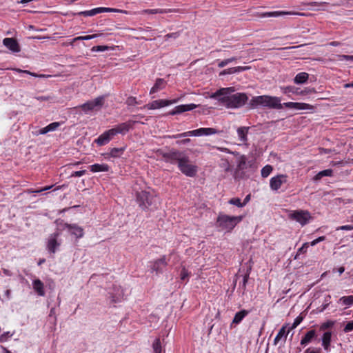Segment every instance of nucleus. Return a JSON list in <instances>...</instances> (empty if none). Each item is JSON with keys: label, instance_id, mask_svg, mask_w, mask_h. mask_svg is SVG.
<instances>
[{"label": "nucleus", "instance_id": "52", "mask_svg": "<svg viewBox=\"0 0 353 353\" xmlns=\"http://www.w3.org/2000/svg\"><path fill=\"white\" fill-rule=\"evenodd\" d=\"M15 70H16L17 72H18L27 73V74H30V75H32V76H33V77H44V75H43V74L38 76L37 74H34V73H32V72H29V71H28V70H21V69H15Z\"/></svg>", "mask_w": 353, "mask_h": 353}, {"label": "nucleus", "instance_id": "39", "mask_svg": "<svg viewBox=\"0 0 353 353\" xmlns=\"http://www.w3.org/2000/svg\"><path fill=\"white\" fill-rule=\"evenodd\" d=\"M272 171V167L271 165H267L263 167L261 170V176L263 177H267Z\"/></svg>", "mask_w": 353, "mask_h": 353}, {"label": "nucleus", "instance_id": "23", "mask_svg": "<svg viewBox=\"0 0 353 353\" xmlns=\"http://www.w3.org/2000/svg\"><path fill=\"white\" fill-rule=\"evenodd\" d=\"M166 85V82L163 79H157L154 86L150 89V94H154L158 91L163 90Z\"/></svg>", "mask_w": 353, "mask_h": 353}, {"label": "nucleus", "instance_id": "62", "mask_svg": "<svg viewBox=\"0 0 353 353\" xmlns=\"http://www.w3.org/2000/svg\"><path fill=\"white\" fill-rule=\"evenodd\" d=\"M179 36L177 32L172 33V34H168L165 35V37L167 38H177Z\"/></svg>", "mask_w": 353, "mask_h": 353}, {"label": "nucleus", "instance_id": "17", "mask_svg": "<svg viewBox=\"0 0 353 353\" xmlns=\"http://www.w3.org/2000/svg\"><path fill=\"white\" fill-rule=\"evenodd\" d=\"M64 228L68 229L71 234L75 236L78 239L83 237L84 234L83 229L76 224L65 223L64 225Z\"/></svg>", "mask_w": 353, "mask_h": 353}, {"label": "nucleus", "instance_id": "28", "mask_svg": "<svg viewBox=\"0 0 353 353\" xmlns=\"http://www.w3.org/2000/svg\"><path fill=\"white\" fill-rule=\"evenodd\" d=\"M309 78V74L307 72H300L296 75L294 79V82L296 84H302L305 83Z\"/></svg>", "mask_w": 353, "mask_h": 353}, {"label": "nucleus", "instance_id": "29", "mask_svg": "<svg viewBox=\"0 0 353 353\" xmlns=\"http://www.w3.org/2000/svg\"><path fill=\"white\" fill-rule=\"evenodd\" d=\"M96 14L102 13V12H119V13H126V11L116 8H94Z\"/></svg>", "mask_w": 353, "mask_h": 353}, {"label": "nucleus", "instance_id": "25", "mask_svg": "<svg viewBox=\"0 0 353 353\" xmlns=\"http://www.w3.org/2000/svg\"><path fill=\"white\" fill-rule=\"evenodd\" d=\"M90 171L92 172H108L109 170V165L105 163L103 164H93L90 166Z\"/></svg>", "mask_w": 353, "mask_h": 353}, {"label": "nucleus", "instance_id": "56", "mask_svg": "<svg viewBox=\"0 0 353 353\" xmlns=\"http://www.w3.org/2000/svg\"><path fill=\"white\" fill-rule=\"evenodd\" d=\"M324 240H325V236H320V237L314 239V241H312L310 244H311L312 246H314L316 243H319L321 241H323Z\"/></svg>", "mask_w": 353, "mask_h": 353}, {"label": "nucleus", "instance_id": "21", "mask_svg": "<svg viewBox=\"0 0 353 353\" xmlns=\"http://www.w3.org/2000/svg\"><path fill=\"white\" fill-rule=\"evenodd\" d=\"M283 15H299V16H305V13L303 12H286V11H276V12H267L264 14L266 17H279Z\"/></svg>", "mask_w": 353, "mask_h": 353}, {"label": "nucleus", "instance_id": "33", "mask_svg": "<svg viewBox=\"0 0 353 353\" xmlns=\"http://www.w3.org/2000/svg\"><path fill=\"white\" fill-rule=\"evenodd\" d=\"M286 325H283L279 331L277 335L274 339V344H277V343L281 340V339L283 336L286 338L288 331L286 332Z\"/></svg>", "mask_w": 353, "mask_h": 353}, {"label": "nucleus", "instance_id": "18", "mask_svg": "<svg viewBox=\"0 0 353 353\" xmlns=\"http://www.w3.org/2000/svg\"><path fill=\"white\" fill-rule=\"evenodd\" d=\"M59 236V233H54L49 236L47 248L50 252L54 253L56 248L60 245V243L57 241Z\"/></svg>", "mask_w": 353, "mask_h": 353}, {"label": "nucleus", "instance_id": "31", "mask_svg": "<svg viewBox=\"0 0 353 353\" xmlns=\"http://www.w3.org/2000/svg\"><path fill=\"white\" fill-rule=\"evenodd\" d=\"M125 150V148H114L110 149L109 153L106 154L109 157L117 158L121 157Z\"/></svg>", "mask_w": 353, "mask_h": 353}, {"label": "nucleus", "instance_id": "54", "mask_svg": "<svg viewBox=\"0 0 353 353\" xmlns=\"http://www.w3.org/2000/svg\"><path fill=\"white\" fill-rule=\"evenodd\" d=\"M340 60H351L353 61V55H339V56Z\"/></svg>", "mask_w": 353, "mask_h": 353}, {"label": "nucleus", "instance_id": "58", "mask_svg": "<svg viewBox=\"0 0 353 353\" xmlns=\"http://www.w3.org/2000/svg\"><path fill=\"white\" fill-rule=\"evenodd\" d=\"M86 171L85 170H80V171H76V172H74L72 174H71V176H81L82 175H83L84 174H85Z\"/></svg>", "mask_w": 353, "mask_h": 353}, {"label": "nucleus", "instance_id": "12", "mask_svg": "<svg viewBox=\"0 0 353 353\" xmlns=\"http://www.w3.org/2000/svg\"><path fill=\"white\" fill-rule=\"evenodd\" d=\"M288 176L285 174H279L272 177L270 181V186L273 190H278L281 186L287 182Z\"/></svg>", "mask_w": 353, "mask_h": 353}, {"label": "nucleus", "instance_id": "8", "mask_svg": "<svg viewBox=\"0 0 353 353\" xmlns=\"http://www.w3.org/2000/svg\"><path fill=\"white\" fill-rule=\"evenodd\" d=\"M291 219L295 220L301 225H305L311 219L310 214L307 211L296 210L289 215Z\"/></svg>", "mask_w": 353, "mask_h": 353}, {"label": "nucleus", "instance_id": "46", "mask_svg": "<svg viewBox=\"0 0 353 353\" xmlns=\"http://www.w3.org/2000/svg\"><path fill=\"white\" fill-rule=\"evenodd\" d=\"M353 330V321L348 322L344 327L345 332H349Z\"/></svg>", "mask_w": 353, "mask_h": 353}, {"label": "nucleus", "instance_id": "22", "mask_svg": "<svg viewBox=\"0 0 353 353\" xmlns=\"http://www.w3.org/2000/svg\"><path fill=\"white\" fill-rule=\"evenodd\" d=\"M249 129V127H240L237 129L236 131L239 139L242 143H246L248 141V134Z\"/></svg>", "mask_w": 353, "mask_h": 353}, {"label": "nucleus", "instance_id": "41", "mask_svg": "<svg viewBox=\"0 0 353 353\" xmlns=\"http://www.w3.org/2000/svg\"><path fill=\"white\" fill-rule=\"evenodd\" d=\"M302 321H303V317L302 316H297L295 319V320H294L293 324L292 325V326L288 330V332H290V330L295 329L301 323Z\"/></svg>", "mask_w": 353, "mask_h": 353}, {"label": "nucleus", "instance_id": "49", "mask_svg": "<svg viewBox=\"0 0 353 353\" xmlns=\"http://www.w3.org/2000/svg\"><path fill=\"white\" fill-rule=\"evenodd\" d=\"M222 167L224 168L225 171L228 172L231 170V167L229 164V162L227 160H224L222 163Z\"/></svg>", "mask_w": 353, "mask_h": 353}, {"label": "nucleus", "instance_id": "51", "mask_svg": "<svg viewBox=\"0 0 353 353\" xmlns=\"http://www.w3.org/2000/svg\"><path fill=\"white\" fill-rule=\"evenodd\" d=\"M332 170L331 169H327V170H323V171H321V174L323 176H332Z\"/></svg>", "mask_w": 353, "mask_h": 353}, {"label": "nucleus", "instance_id": "3", "mask_svg": "<svg viewBox=\"0 0 353 353\" xmlns=\"http://www.w3.org/2000/svg\"><path fill=\"white\" fill-rule=\"evenodd\" d=\"M243 219L242 216H228L219 213L216 219V225L222 230L231 231Z\"/></svg>", "mask_w": 353, "mask_h": 353}, {"label": "nucleus", "instance_id": "35", "mask_svg": "<svg viewBox=\"0 0 353 353\" xmlns=\"http://www.w3.org/2000/svg\"><path fill=\"white\" fill-rule=\"evenodd\" d=\"M246 161L247 159L244 155L240 156L238 159L237 168L239 170L245 169L246 167Z\"/></svg>", "mask_w": 353, "mask_h": 353}, {"label": "nucleus", "instance_id": "60", "mask_svg": "<svg viewBox=\"0 0 353 353\" xmlns=\"http://www.w3.org/2000/svg\"><path fill=\"white\" fill-rule=\"evenodd\" d=\"M190 141V139H185L177 141L176 144H178V145L186 144V143H189Z\"/></svg>", "mask_w": 353, "mask_h": 353}, {"label": "nucleus", "instance_id": "19", "mask_svg": "<svg viewBox=\"0 0 353 353\" xmlns=\"http://www.w3.org/2000/svg\"><path fill=\"white\" fill-rule=\"evenodd\" d=\"M3 45L13 52L20 51V47L16 39L13 38H5L3 40Z\"/></svg>", "mask_w": 353, "mask_h": 353}, {"label": "nucleus", "instance_id": "20", "mask_svg": "<svg viewBox=\"0 0 353 353\" xmlns=\"http://www.w3.org/2000/svg\"><path fill=\"white\" fill-rule=\"evenodd\" d=\"M197 106H198L197 105H195L193 103L187 104V105H180L175 107V108L172 112H170V114L171 115L181 114V113L186 112V111L192 110L196 108Z\"/></svg>", "mask_w": 353, "mask_h": 353}, {"label": "nucleus", "instance_id": "45", "mask_svg": "<svg viewBox=\"0 0 353 353\" xmlns=\"http://www.w3.org/2000/svg\"><path fill=\"white\" fill-rule=\"evenodd\" d=\"M79 14L83 15L85 17H90V16H94V15H95L97 14L95 12L94 8V9H92L90 10H86V11L80 12L79 13Z\"/></svg>", "mask_w": 353, "mask_h": 353}, {"label": "nucleus", "instance_id": "5", "mask_svg": "<svg viewBox=\"0 0 353 353\" xmlns=\"http://www.w3.org/2000/svg\"><path fill=\"white\" fill-rule=\"evenodd\" d=\"M154 196L147 191H141L137 193V201L139 205L146 210L153 203Z\"/></svg>", "mask_w": 353, "mask_h": 353}, {"label": "nucleus", "instance_id": "11", "mask_svg": "<svg viewBox=\"0 0 353 353\" xmlns=\"http://www.w3.org/2000/svg\"><path fill=\"white\" fill-rule=\"evenodd\" d=\"M183 153L178 150H171L169 152L162 154V157L165 161L170 163H179L183 156Z\"/></svg>", "mask_w": 353, "mask_h": 353}, {"label": "nucleus", "instance_id": "42", "mask_svg": "<svg viewBox=\"0 0 353 353\" xmlns=\"http://www.w3.org/2000/svg\"><path fill=\"white\" fill-rule=\"evenodd\" d=\"M325 4L326 3L325 2H322V3L311 2L309 3V5H310L311 6H319V8H317V10H325Z\"/></svg>", "mask_w": 353, "mask_h": 353}, {"label": "nucleus", "instance_id": "14", "mask_svg": "<svg viewBox=\"0 0 353 353\" xmlns=\"http://www.w3.org/2000/svg\"><path fill=\"white\" fill-rule=\"evenodd\" d=\"M283 106L287 108L295 109L299 110H313L314 109V107L310 104L298 102H286L283 103Z\"/></svg>", "mask_w": 353, "mask_h": 353}, {"label": "nucleus", "instance_id": "24", "mask_svg": "<svg viewBox=\"0 0 353 353\" xmlns=\"http://www.w3.org/2000/svg\"><path fill=\"white\" fill-rule=\"evenodd\" d=\"M33 288L38 295L41 296L45 295L43 283L39 279L33 281Z\"/></svg>", "mask_w": 353, "mask_h": 353}, {"label": "nucleus", "instance_id": "61", "mask_svg": "<svg viewBox=\"0 0 353 353\" xmlns=\"http://www.w3.org/2000/svg\"><path fill=\"white\" fill-rule=\"evenodd\" d=\"M226 72L228 74H234V73L236 72V70H235V67L230 68L226 69Z\"/></svg>", "mask_w": 353, "mask_h": 353}, {"label": "nucleus", "instance_id": "32", "mask_svg": "<svg viewBox=\"0 0 353 353\" xmlns=\"http://www.w3.org/2000/svg\"><path fill=\"white\" fill-rule=\"evenodd\" d=\"M332 334L330 332H326L323 334L322 338V345L325 350H327L331 341Z\"/></svg>", "mask_w": 353, "mask_h": 353}, {"label": "nucleus", "instance_id": "48", "mask_svg": "<svg viewBox=\"0 0 353 353\" xmlns=\"http://www.w3.org/2000/svg\"><path fill=\"white\" fill-rule=\"evenodd\" d=\"M334 325V322L332 321H327L324 323H323L321 326V330H325L329 327H331Z\"/></svg>", "mask_w": 353, "mask_h": 353}, {"label": "nucleus", "instance_id": "15", "mask_svg": "<svg viewBox=\"0 0 353 353\" xmlns=\"http://www.w3.org/2000/svg\"><path fill=\"white\" fill-rule=\"evenodd\" d=\"M135 121H129L125 123H120L116 125L114 128H112V130L114 132V135H117V134H125L131 128H132V124Z\"/></svg>", "mask_w": 353, "mask_h": 353}, {"label": "nucleus", "instance_id": "6", "mask_svg": "<svg viewBox=\"0 0 353 353\" xmlns=\"http://www.w3.org/2000/svg\"><path fill=\"white\" fill-rule=\"evenodd\" d=\"M218 133V131L212 128H201L197 130L188 131L182 134L174 136V138L185 137L188 136L200 137L203 135H211Z\"/></svg>", "mask_w": 353, "mask_h": 353}, {"label": "nucleus", "instance_id": "9", "mask_svg": "<svg viewBox=\"0 0 353 353\" xmlns=\"http://www.w3.org/2000/svg\"><path fill=\"white\" fill-rule=\"evenodd\" d=\"M282 91L284 94H290L292 93L296 95H307L312 93H315L316 90L314 88H305L303 90H300L299 88L294 87V86H286L284 88H282Z\"/></svg>", "mask_w": 353, "mask_h": 353}, {"label": "nucleus", "instance_id": "55", "mask_svg": "<svg viewBox=\"0 0 353 353\" xmlns=\"http://www.w3.org/2000/svg\"><path fill=\"white\" fill-rule=\"evenodd\" d=\"M188 276V272L185 268H183L181 272V279L184 280L186 277Z\"/></svg>", "mask_w": 353, "mask_h": 353}, {"label": "nucleus", "instance_id": "34", "mask_svg": "<svg viewBox=\"0 0 353 353\" xmlns=\"http://www.w3.org/2000/svg\"><path fill=\"white\" fill-rule=\"evenodd\" d=\"M168 11L166 10L163 9H148V10H144L141 11L142 14H163V13H167Z\"/></svg>", "mask_w": 353, "mask_h": 353}, {"label": "nucleus", "instance_id": "16", "mask_svg": "<svg viewBox=\"0 0 353 353\" xmlns=\"http://www.w3.org/2000/svg\"><path fill=\"white\" fill-rule=\"evenodd\" d=\"M112 129L108 130L101 134L96 140L95 142L99 145H103L107 144L115 135Z\"/></svg>", "mask_w": 353, "mask_h": 353}, {"label": "nucleus", "instance_id": "37", "mask_svg": "<svg viewBox=\"0 0 353 353\" xmlns=\"http://www.w3.org/2000/svg\"><path fill=\"white\" fill-rule=\"evenodd\" d=\"M339 301L345 305H351L353 304V296H343Z\"/></svg>", "mask_w": 353, "mask_h": 353}, {"label": "nucleus", "instance_id": "44", "mask_svg": "<svg viewBox=\"0 0 353 353\" xmlns=\"http://www.w3.org/2000/svg\"><path fill=\"white\" fill-rule=\"evenodd\" d=\"M109 49V47L107 46H97L92 48L91 50L92 52H99V51H105Z\"/></svg>", "mask_w": 353, "mask_h": 353}, {"label": "nucleus", "instance_id": "36", "mask_svg": "<svg viewBox=\"0 0 353 353\" xmlns=\"http://www.w3.org/2000/svg\"><path fill=\"white\" fill-rule=\"evenodd\" d=\"M97 37H98V34H92V35L77 37H75L73 39L72 41L71 42V44H72L73 42H75L77 41L90 40V39L96 38Z\"/></svg>", "mask_w": 353, "mask_h": 353}, {"label": "nucleus", "instance_id": "64", "mask_svg": "<svg viewBox=\"0 0 353 353\" xmlns=\"http://www.w3.org/2000/svg\"><path fill=\"white\" fill-rule=\"evenodd\" d=\"M322 177H323V176L321 174V172H319L318 174H316L314 176V181H319L320 180Z\"/></svg>", "mask_w": 353, "mask_h": 353}, {"label": "nucleus", "instance_id": "7", "mask_svg": "<svg viewBox=\"0 0 353 353\" xmlns=\"http://www.w3.org/2000/svg\"><path fill=\"white\" fill-rule=\"evenodd\" d=\"M104 103V97L100 96L97 97L92 101H89L79 106L80 108L85 112L88 111L99 110Z\"/></svg>", "mask_w": 353, "mask_h": 353}, {"label": "nucleus", "instance_id": "47", "mask_svg": "<svg viewBox=\"0 0 353 353\" xmlns=\"http://www.w3.org/2000/svg\"><path fill=\"white\" fill-rule=\"evenodd\" d=\"M37 101H50L52 99L51 96H39L35 97Z\"/></svg>", "mask_w": 353, "mask_h": 353}, {"label": "nucleus", "instance_id": "63", "mask_svg": "<svg viewBox=\"0 0 353 353\" xmlns=\"http://www.w3.org/2000/svg\"><path fill=\"white\" fill-rule=\"evenodd\" d=\"M322 177H323V176L321 174V172H319L318 174H316L314 176V181H319L320 180Z\"/></svg>", "mask_w": 353, "mask_h": 353}, {"label": "nucleus", "instance_id": "1", "mask_svg": "<svg viewBox=\"0 0 353 353\" xmlns=\"http://www.w3.org/2000/svg\"><path fill=\"white\" fill-rule=\"evenodd\" d=\"M233 87L223 88L212 93L210 97L212 99H218L219 101L224 105L227 108H239L243 106L248 100L245 93H236Z\"/></svg>", "mask_w": 353, "mask_h": 353}, {"label": "nucleus", "instance_id": "27", "mask_svg": "<svg viewBox=\"0 0 353 353\" xmlns=\"http://www.w3.org/2000/svg\"><path fill=\"white\" fill-rule=\"evenodd\" d=\"M316 336V332L314 330L308 331L301 341L302 345L309 343Z\"/></svg>", "mask_w": 353, "mask_h": 353}, {"label": "nucleus", "instance_id": "38", "mask_svg": "<svg viewBox=\"0 0 353 353\" xmlns=\"http://www.w3.org/2000/svg\"><path fill=\"white\" fill-rule=\"evenodd\" d=\"M153 350L154 353H161V345L159 339H155L153 343Z\"/></svg>", "mask_w": 353, "mask_h": 353}, {"label": "nucleus", "instance_id": "59", "mask_svg": "<svg viewBox=\"0 0 353 353\" xmlns=\"http://www.w3.org/2000/svg\"><path fill=\"white\" fill-rule=\"evenodd\" d=\"M228 61L229 60H227V59L221 61V62L219 63L218 66L219 68L225 67V65H227L228 64Z\"/></svg>", "mask_w": 353, "mask_h": 353}, {"label": "nucleus", "instance_id": "4", "mask_svg": "<svg viewBox=\"0 0 353 353\" xmlns=\"http://www.w3.org/2000/svg\"><path fill=\"white\" fill-rule=\"evenodd\" d=\"M178 168L183 174L190 177L194 176L198 170L197 166L191 164L189 157L185 154L179 161Z\"/></svg>", "mask_w": 353, "mask_h": 353}, {"label": "nucleus", "instance_id": "53", "mask_svg": "<svg viewBox=\"0 0 353 353\" xmlns=\"http://www.w3.org/2000/svg\"><path fill=\"white\" fill-rule=\"evenodd\" d=\"M251 68L250 66H238L235 67V70H236V72H240L245 70H248Z\"/></svg>", "mask_w": 353, "mask_h": 353}, {"label": "nucleus", "instance_id": "30", "mask_svg": "<svg viewBox=\"0 0 353 353\" xmlns=\"http://www.w3.org/2000/svg\"><path fill=\"white\" fill-rule=\"evenodd\" d=\"M248 314V311L245 310H243L236 312L232 320V323L239 324Z\"/></svg>", "mask_w": 353, "mask_h": 353}, {"label": "nucleus", "instance_id": "50", "mask_svg": "<svg viewBox=\"0 0 353 353\" xmlns=\"http://www.w3.org/2000/svg\"><path fill=\"white\" fill-rule=\"evenodd\" d=\"M127 103L130 105H134L137 104V102L136 98L133 97H130L128 98Z\"/></svg>", "mask_w": 353, "mask_h": 353}, {"label": "nucleus", "instance_id": "13", "mask_svg": "<svg viewBox=\"0 0 353 353\" xmlns=\"http://www.w3.org/2000/svg\"><path fill=\"white\" fill-rule=\"evenodd\" d=\"M168 265L166 257L165 255L162 256L160 259H158L153 262L150 265L152 272H154L157 274L162 272L163 267H165Z\"/></svg>", "mask_w": 353, "mask_h": 353}, {"label": "nucleus", "instance_id": "57", "mask_svg": "<svg viewBox=\"0 0 353 353\" xmlns=\"http://www.w3.org/2000/svg\"><path fill=\"white\" fill-rule=\"evenodd\" d=\"M337 230H353V225H343L336 229Z\"/></svg>", "mask_w": 353, "mask_h": 353}, {"label": "nucleus", "instance_id": "26", "mask_svg": "<svg viewBox=\"0 0 353 353\" xmlns=\"http://www.w3.org/2000/svg\"><path fill=\"white\" fill-rule=\"evenodd\" d=\"M59 125H60L59 122H53V123L49 124L48 125H47L46 127L41 128L39 131V134H45L49 132L54 131L58 128V127H59Z\"/></svg>", "mask_w": 353, "mask_h": 353}, {"label": "nucleus", "instance_id": "40", "mask_svg": "<svg viewBox=\"0 0 353 353\" xmlns=\"http://www.w3.org/2000/svg\"><path fill=\"white\" fill-rule=\"evenodd\" d=\"M228 203L232 205H234L239 208L243 207L242 202L241 201V199L239 198H232L229 200Z\"/></svg>", "mask_w": 353, "mask_h": 353}, {"label": "nucleus", "instance_id": "43", "mask_svg": "<svg viewBox=\"0 0 353 353\" xmlns=\"http://www.w3.org/2000/svg\"><path fill=\"white\" fill-rule=\"evenodd\" d=\"M308 247H309L308 243H303V245L298 250L297 254L295 256V259H297L298 255H299L300 254L306 252Z\"/></svg>", "mask_w": 353, "mask_h": 353}, {"label": "nucleus", "instance_id": "2", "mask_svg": "<svg viewBox=\"0 0 353 353\" xmlns=\"http://www.w3.org/2000/svg\"><path fill=\"white\" fill-rule=\"evenodd\" d=\"M281 101V99L277 97L261 95L253 97L250 100L249 105L250 108L252 109L263 107L270 109L281 110L283 108V104Z\"/></svg>", "mask_w": 353, "mask_h": 353}, {"label": "nucleus", "instance_id": "10", "mask_svg": "<svg viewBox=\"0 0 353 353\" xmlns=\"http://www.w3.org/2000/svg\"><path fill=\"white\" fill-rule=\"evenodd\" d=\"M176 100H165V99H159V100H155L153 101L151 103H149L146 105H145L143 108L148 109V110H155L159 109L161 108H163L168 105H170L172 103H176Z\"/></svg>", "mask_w": 353, "mask_h": 353}]
</instances>
